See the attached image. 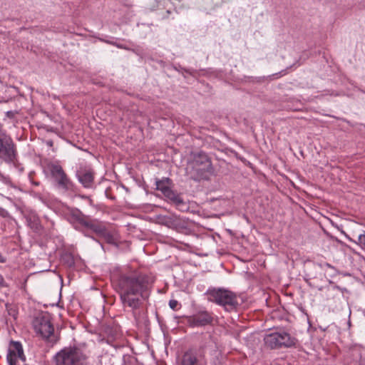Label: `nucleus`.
<instances>
[{
  "label": "nucleus",
  "instance_id": "cd10ccee",
  "mask_svg": "<svg viewBox=\"0 0 365 365\" xmlns=\"http://www.w3.org/2000/svg\"><path fill=\"white\" fill-rule=\"evenodd\" d=\"M169 307L173 310H177L179 307H180V304L177 300L171 299L169 302Z\"/></svg>",
  "mask_w": 365,
  "mask_h": 365
},
{
  "label": "nucleus",
  "instance_id": "ddd939ff",
  "mask_svg": "<svg viewBox=\"0 0 365 365\" xmlns=\"http://www.w3.org/2000/svg\"><path fill=\"white\" fill-rule=\"evenodd\" d=\"M195 174L192 176V178L195 181H200L202 180H208L210 175H213L215 172L214 168L208 169V168H192Z\"/></svg>",
  "mask_w": 365,
  "mask_h": 365
},
{
  "label": "nucleus",
  "instance_id": "6e6552de",
  "mask_svg": "<svg viewBox=\"0 0 365 365\" xmlns=\"http://www.w3.org/2000/svg\"><path fill=\"white\" fill-rule=\"evenodd\" d=\"M56 365H80L85 359L82 351L73 346L66 347L56 354Z\"/></svg>",
  "mask_w": 365,
  "mask_h": 365
},
{
  "label": "nucleus",
  "instance_id": "ea45409f",
  "mask_svg": "<svg viewBox=\"0 0 365 365\" xmlns=\"http://www.w3.org/2000/svg\"><path fill=\"white\" fill-rule=\"evenodd\" d=\"M81 199H83V200H86V199H88L89 197L88 195H78Z\"/></svg>",
  "mask_w": 365,
  "mask_h": 365
},
{
  "label": "nucleus",
  "instance_id": "c85d7f7f",
  "mask_svg": "<svg viewBox=\"0 0 365 365\" xmlns=\"http://www.w3.org/2000/svg\"><path fill=\"white\" fill-rule=\"evenodd\" d=\"M295 344H271V349H279L281 348L282 346L285 347H291Z\"/></svg>",
  "mask_w": 365,
  "mask_h": 365
},
{
  "label": "nucleus",
  "instance_id": "4be33fe9",
  "mask_svg": "<svg viewBox=\"0 0 365 365\" xmlns=\"http://www.w3.org/2000/svg\"><path fill=\"white\" fill-rule=\"evenodd\" d=\"M6 312H7L8 315L10 317L9 319L6 317V319H5L6 324H8L9 322H10V323L12 324L11 318H12L14 320H16L17 314H18V311L16 309L14 305L9 304H6Z\"/></svg>",
  "mask_w": 365,
  "mask_h": 365
},
{
  "label": "nucleus",
  "instance_id": "f3484780",
  "mask_svg": "<svg viewBox=\"0 0 365 365\" xmlns=\"http://www.w3.org/2000/svg\"><path fill=\"white\" fill-rule=\"evenodd\" d=\"M194 71L196 72L195 73V75H189V76H191L195 80H197L198 78L201 76H214L215 77H217L219 75V72H220L216 70H215V71L212 70L211 68H209V69L202 68V69H200V70H197V69L194 68Z\"/></svg>",
  "mask_w": 365,
  "mask_h": 365
},
{
  "label": "nucleus",
  "instance_id": "e433bc0d",
  "mask_svg": "<svg viewBox=\"0 0 365 365\" xmlns=\"http://www.w3.org/2000/svg\"><path fill=\"white\" fill-rule=\"evenodd\" d=\"M319 265L322 267H329V268L334 269V267L332 265H331L330 264L327 263V262H325L323 265L322 264H319Z\"/></svg>",
  "mask_w": 365,
  "mask_h": 365
},
{
  "label": "nucleus",
  "instance_id": "c9c22d12",
  "mask_svg": "<svg viewBox=\"0 0 365 365\" xmlns=\"http://www.w3.org/2000/svg\"><path fill=\"white\" fill-rule=\"evenodd\" d=\"M1 217H5L8 215L7 211L3 208H1Z\"/></svg>",
  "mask_w": 365,
  "mask_h": 365
},
{
  "label": "nucleus",
  "instance_id": "a211bd4d",
  "mask_svg": "<svg viewBox=\"0 0 365 365\" xmlns=\"http://www.w3.org/2000/svg\"><path fill=\"white\" fill-rule=\"evenodd\" d=\"M61 261L62 264L68 269H74L76 262L73 255L70 252H64L61 255Z\"/></svg>",
  "mask_w": 365,
  "mask_h": 365
},
{
  "label": "nucleus",
  "instance_id": "a18cd8bd",
  "mask_svg": "<svg viewBox=\"0 0 365 365\" xmlns=\"http://www.w3.org/2000/svg\"><path fill=\"white\" fill-rule=\"evenodd\" d=\"M47 130H48V131H53V128H51V129H48Z\"/></svg>",
  "mask_w": 365,
  "mask_h": 365
},
{
  "label": "nucleus",
  "instance_id": "1a4fd4ad",
  "mask_svg": "<svg viewBox=\"0 0 365 365\" xmlns=\"http://www.w3.org/2000/svg\"><path fill=\"white\" fill-rule=\"evenodd\" d=\"M75 177L85 189H95V171L86 163H80L75 170Z\"/></svg>",
  "mask_w": 365,
  "mask_h": 365
},
{
  "label": "nucleus",
  "instance_id": "c03bdc74",
  "mask_svg": "<svg viewBox=\"0 0 365 365\" xmlns=\"http://www.w3.org/2000/svg\"><path fill=\"white\" fill-rule=\"evenodd\" d=\"M1 263L4 262H5V259L1 257Z\"/></svg>",
  "mask_w": 365,
  "mask_h": 365
},
{
  "label": "nucleus",
  "instance_id": "a19ab883",
  "mask_svg": "<svg viewBox=\"0 0 365 365\" xmlns=\"http://www.w3.org/2000/svg\"><path fill=\"white\" fill-rule=\"evenodd\" d=\"M1 287H4V286H6V284H5V282H4V279H3V277H1Z\"/></svg>",
  "mask_w": 365,
  "mask_h": 365
},
{
  "label": "nucleus",
  "instance_id": "423d86ee",
  "mask_svg": "<svg viewBox=\"0 0 365 365\" xmlns=\"http://www.w3.org/2000/svg\"><path fill=\"white\" fill-rule=\"evenodd\" d=\"M1 160L20 173L24 171V168L21 165L18 160V152L16 145L12 138L5 133L1 131Z\"/></svg>",
  "mask_w": 365,
  "mask_h": 365
},
{
  "label": "nucleus",
  "instance_id": "9b49d317",
  "mask_svg": "<svg viewBox=\"0 0 365 365\" xmlns=\"http://www.w3.org/2000/svg\"><path fill=\"white\" fill-rule=\"evenodd\" d=\"M192 165V168H213L210 158L203 151L193 153Z\"/></svg>",
  "mask_w": 365,
  "mask_h": 365
},
{
  "label": "nucleus",
  "instance_id": "f704fd0d",
  "mask_svg": "<svg viewBox=\"0 0 365 365\" xmlns=\"http://www.w3.org/2000/svg\"><path fill=\"white\" fill-rule=\"evenodd\" d=\"M334 289H338V290H340L342 292H344V291H347L346 288H341V287L338 286V285H335L334 287Z\"/></svg>",
  "mask_w": 365,
  "mask_h": 365
},
{
  "label": "nucleus",
  "instance_id": "bb28decb",
  "mask_svg": "<svg viewBox=\"0 0 365 365\" xmlns=\"http://www.w3.org/2000/svg\"><path fill=\"white\" fill-rule=\"evenodd\" d=\"M161 1L162 0H154V1L150 4L149 9L151 11H155L160 7Z\"/></svg>",
  "mask_w": 365,
  "mask_h": 365
},
{
  "label": "nucleus",
  "instance_id": "2eb2a0df",
  "mask_svg": "<svg viewBox=\"0 0 365 365\" xmlns=\"http://www.w3.org/2000/svg\"><path fill=\"white\" fill-rule=\"evenodd\" d=\"M284 74V71H281L278 73L268 76L267 77H265V76H259V77L245 76V81L249 82V83H262L264 81V80L266 78H269L270 80H273V79H276V78L281 77Z\"/></svg>",
  "mask_w": 365,
  "mask_h": 365
},
{
  "label": "nucleus",
  "instance_id": "6ab92c4d",
  "mask_svg": "<svg viewBox=\"0 0 365 365\" xmlns=\"http://www.w3.org/2000/svg\"><path fill=\"white\" fill-rule=\"evenodd\" d=\"M29 226L35 232H38L42 229L39 218L34 214L30 215L26 217Z\"/></svg>",
  "mask_w": 365,
  "mask_h": 365
},
{
  "label": "nucleus",
  "instance_id": "0eeeda50",
  "mask_svg": "<svg viewBox=\"0 0 365 365\" xmlns=\"http://www.w3.org/2000/svg\"><path fill=\"white\" fill-rule=\"evenodd\" d=\"M51 315L48 312H37L32 324L37 335L43 339H47L54 336V327L51 322Z\"/></svg>",
  "mask_w": 365,
  "mask_h": 365
},
{
  "label": "nucleus",
  "instance_id": "7ed1b4c3",
  "mask_svg": "<svg viewBox=\"0 0 365 365\" xmlns=\"http://www.w3.org/2000/svg\"><path fill=\"white\" fill-rule=\"evenodd\" d=\"M155 189L161 192L166 202L180 212L188 211L189 205L182 197L181 193L174 190L175 184L170 178L163 177L159 179L156 178H155Z\"/></svg>",
  "mask_w": 365,
  "mask_h": 365
},
{
  "label": "nucleus",
  "instance_id": "c756f323",
  "mask_svg": "<svg viewBox=\"0 0 365 365\" xmlns=\"http://www.w3.org/2000/svg\"><path fill=\"white\" fill-rule=\"evenodd\" d=\"M183 78L185 79V82L188 84H192L191 78L188 77L189 74L187 73H180Z\"/></svg>",
  "mask_w": 365,
  "mask_h": 365
},
{
  "label": "nucleus",
  "instance_id": "20e7f679",
  "mask_svg": "<svg viewBox=\"0 0 365 365\" xmlns=\"http://www.w3.org/2000/svg\"><path fill=\"white\" fill-rule=\"evenodd\" d=\"M205 294L210 302L222 307L227 312L236 311L240 305L237 294L223 287H210Z\"/></svg>",
  "mask_w": 365,
  "mask_h": 365
},
{
  "label": "nucleus",
  "instance_id": "2f4dec72",
  "mask_svg": "<svg viewBox=\"0 0 365 365\" xmlns=\"http://www.w3.org/2000/svg\"><path fill=\"white\" fill-rule=\"evenodd\" d=\"M109 191H110V188H107V189L105 190V195H106V196L108 198H109V199H110V200H115V196H113V195H110V194H109Z\"/></svg>",
  "mask_w": 365,
  "mask_h": 365
},
{
  "label": "nucleus",
  "instance_id": "72a5a7b5",
  "mask_svg": "<svg viewBox=\"0 0 365 365\" xmlns=\"http://www.w3.org/2000/svg\"><path fill=\"white\" fill-rule=\"evenodd\" d=\"M328 95H330V96H339V93L337 92H335V91H327Z\"/></svg>",
  "mask_w": 365,
  "mask_h": 365
},
{
  "label": "nucleus",
  "instance_id": "39448f33",
  "mask_svg": "<svg viewBox=\"0 0 365 365\" xmlns=\"http://www.w3.org/2000/svg\"><path fill=\"white\" fill-rule=\"evenodd\" d=\"M48 168L56 189L64 193H77L79 190L78 186L68 176L61 165L51 163Z\"/></svg>",
  "mask_w": 365,
  "mask_h": 365
},
{
  "label": "nucleus",
  "instance_id": "de8ad7c7",
  "mask_svg": "<svg viewBox=\"0 0 365 365\" xmlns=\"http://www.w3.org/2000/svg\"><path fill=\"white\" fill-rule=\"evenodd\" d=\"M362 92L365 93V91H362Z\"/></svg>",
  "mask_w": 365,
  "mask_h": 365
},
{
  "label": "nucleus",
  "instance_id": "412c9836",
  "mask_svg": "<svg viewBox=\"0 0 365 365\" xmlns=\"http://www.w3.org/2000/svg\"><path fill=\"white\" fill-rule=\"evenodd\" d=\"M170 68L173 69L174 71H176L180 74V73H187L189 75H195L196 73L194 71L193 68H187L182 66L180 63H171Z\"/></svg>",
  "mask_w": 365,
  "mask_h": 365
},
{
  "label": "nucleus",
  "instance_id": "9d476101",
  "mask_svg": "<svg viewBox=\"0 0 365 365\" xmlns=\"http://www.w3.org/2000/svg\"><path fill=\"white\" fill-rule=\"evenodd\" d=\"M17 358L21 361H26V356L21 344H10L9 353L7 355V361L9 365H16Z\"/></svg>",
  "mask_w": 365,
  "mask_h": 365
},
{
  "label": "nucleus",
  "instance_id": "4468645a",
  "mask_svg": "<svg viewBox=\"0 0 365 365\" xmlns=\"http://www.w3.org/2000/svg\"><path fill=\"white\" fill-rule=\"evenodd\" d=\"M173 229L178 232H185L188 230L189 220L175 215Z\"/></svg>",
  "mask_w": 365,
  "mask_h": 365
},
{
  "label": "nucleus",
  "instance_id": "f8f14e48",
  "mask_svg": "<svg viewBox=\"0 0 365 365\" xmlns=\"http://www.w3.org/2000/svg\"><path fill=\"white\" fill-rule=\"evenodd\" d=\"M212 319L213 318L210 312L202 311L192 316L190 322L194 326H205L212 323Z\"/></svg>",
  "mask_w": 365,
  "mask_h": 365
},
{
  "label": "nucleus",
  "instance_id": "393cba45",
  "mask_svg": "<svg viewBox=\"0 0 365 365\" xmlns=\"http://www.w3.org/2000/svg\"><path fill=\"white\" fill-rule=\"evenodd\" d=\"M5 114L6 118L10 119L11 122H14L16 120V116L18 114V112L16 110H8Z\"/></svg>",
  "mask_w": 365,
  "mask_h": 365
},
{
  "label": "nucleus",
  "instance_id": "79ce46f5",
  "mask_svg": "<svg viewBox=\"0 0 365 365\" xmlns=\"http://www.w3.org/2000/svg\"><path fill=\"white\" fill-rule=\"evenodd\" d=\"M9 342L13 343V342H19V341H14L13 339H11Z\"/></svg>",
  "mask_w": 365,
  "mask_h": 365
},
{
  "label": "nucleus",
  "instance_id": "aec40b11",
  "mask_svg": "<svg viewBox=\"0 0 365 365\" xmlns=\"http://www.w3.org/2000/svg\"><path fill=\"white\" fill-rule=\"evenodd\" d=\"M341 232L344 235L346 238L349 241L359 245L363 250H365V231L357 235V240H354L350 237L344 230H341Z\"/></svg>",
  "mask_w": 365,
  "mask_h": 365
},
{
  "label": "nucleus",
  "instance_id": "dca6fc26",
  "mask_svg": "<svg viewBox=\"0 0 365 365\" xmlns=\"http://www.w3.org/2000/svg\"><path fill=\"white\" fill-rule=\"evenodd\" d=\"M181 365H200V363L195 353L192 350H189L182 356Z\"/></svg>",
  "mask_w": 365,
  "mask_h": 365
},
{
  "label": "nucleus",
  "instance_id": "49530a36",
  "mask_svg": "<svg viewBox=\"0 0 365 365\" xmlns=\"http://www.w3.org/2000/svg\"><path fill=\"white\" fill-rule=\"evenodd\" d=\"M160 63L161 65H163V64H164V63H163V61H160Z\"/></svg>",
  "mask_w": 365,
  "mask_h": 365
},
{
  "label": "nucleus",
  "instance_id": "7c9ffc66",
  "mask_svg": "<svg viewBox=\"0 0 365 365\" xmlns=\"http://www.w3.org/2000/svg\"><path fill=\"white\" fill-rule=\"evenodd\" d=\"M33 173L31 172L29 174V178L30 179V182L32 185H34V186H38L40 185V182L39 181H35L34 180H32L31 178V175H32Z\"/></svg>",
  "mask_w": 365,
  "mask_h": 365
},
{
  "label": "nucleus",
  "instance_id": "5701e85b",
  "mask_svg": "<svg viewBox=\"0 0 365 365\" xmlns=\"http://www.w3.org/2000/svg\"><path fill=\"white\" fill-rule=\"evenodd\" d=\"M5 93H8L9 96L6 97L1 96V103L8 102L10 99L14 98L17 93V91L15 87H6Z\"/></svg>",
  "mask_w": 365,
  "mask_h": 365
},
{
  "label": "nucleus",
  "instance_id": "473e14b6",
  "mask_svg": "<svg viewBox=\"0 0 365 365\" xmlns=\"http://www.w3.org/2000/svg\"><path fill=\"white\" fill-rule=\"evenodd\" d=\"M264 342H279L278 339L274 335H270V339L269 341H267L266 339H264Z\"/></svg>",
  "mask_w": 365,
  "mask_h": 365
},
{
  "label": "nucleus",
  "instance_id": "f257e3e1",
  "mask_svg": "<svg viewBox=\"0 0 365 365\" xmlns=\"http://www.w3.org/2000/svg\"><path fill=\"white\" fill-rule=\"evenodd\" d=\"M113 285L124 308H130L133 314L140 309L150 295L148 277L137 272L119 273Z\"/></svg>",
  "mask_w": 365,
  "mask_h": 365
},
{
  "label": "nucleus",
  "instance_id": "4c0bfd02",
  "mask_svg": "<svg viewBox=\"0 0 365 365\" xmlns=\"http://www.w3.org/2000/svg\"><path fill=\"white\" fill-rule=\"evenodd\" d=\"M112 44L115 45L118 48H124V49L128 50V48L127 47H125V46H123L121 44H117V43H112Z\"/></svg>",
  "mask_w": 365,
  "mask_h": 365
},
{
  "label": "nucleus",
  "instance_id": "f03ea898",
  "mask_svg": "<svg viewBox=\"0 0 365 365\" xmlns=\"http://www.w3.org/2000/svg\"><path fill=\"white\" fill-rule=\"evenodd\" d=\"M66 218L76 230L83 233L85 236L91 237L99 243L103 250H105L103 245L95 237L87 234L88 231L95 233L108 244L118 246L113 232L104 222L83 214L78 208L68 207Z\"/></svg>",
  "mask_w": 365,
  "mask_h": 365
},
{
  "label": "nucleus",
  "instance_id": "37998d69",
  "mask_svg": "<svg viewBox=\"0 0 365 365\" xmlns=\"http://www.w3.org/2000/svg\"><path fill=\"white\" fill-rule=\"evenodd\" d=\"M1 197H4L6 200H10V197H4L2 194H1Z\"/></svg>",
  "mask_w": 365,
  "mask_h": 365
},
{
  "label": "nucleus",
  "instance_id": "58836bf2",
  "mask_svg": "<svg viewBox=\"0 0 365 365\" xmlns=\"http://www.w3.org/2000/svg\"><path fill=\"white\" fill-rule=\"evenodd\" d=\"M46 145H47L48 146H49V147H52V146H53V141H52V140H47V141H46Z\"/></svg>",
  "mask_w": 365,
  "mask_h": 365
},
{
  "label": "nucleus",
  "instance_id": "a878e982",
  "mask_svg": "<svg viewBox=\"0 0 365 365\" xmlns=\"http://www.w3.org/2000/svg\"><path fill=\"white\" fill-rule=\"evenodd\" d=\"M1 182L4 183L5 185L10 186L11 187L16 188V186H14L11 180V179L9 177H6L1 174Z\"/></svg>",
  "mask_w": 365,
  "mask_h": 365
},
{
  "label": "nucleus",
  "instance_id": "b1692460",
  "mask_svg": "<svg viewBox=\"0 0 365 365\" xmlns=\"http://www.w3.org/2000/svg\"><path fill=\"white\" fill-rule=\"evenodd\" d=\"M174 217H175V215L174 216H164L162 218V224L167 226L169 228L173 229Z\"/></svg>",
  "mask_w": 365,
  "mask_h": 365
}]
</instances>
